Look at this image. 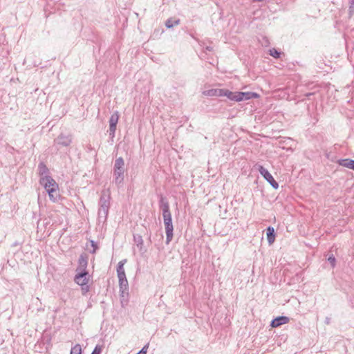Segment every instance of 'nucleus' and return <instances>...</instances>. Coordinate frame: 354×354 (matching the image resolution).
<instances>
[{
    "instance_id": "1",
    "label": "nucleus",
    "mask_w": 354,
    "mask_h": 354,
    "mask_svg": "<svg viewBox=\"0 0 354 354\" xmlns=\"http://www.w3.org/2000/svg\"><path fill=\"white\" fill-rule=\"evenodd\" d=\"M40 184L48 193L50 200L56 203L60 198L59 187L57 182L50 176L40 177Z\"/></svg>"
},
{
    "instance_id": "2",
    "label": "nucleus",
    "mask_w": 354,
    "mask_h": 354,
    "mask_svg": "<svg viewBox=\"0 0 354 354\" xmlns=\"http://www.w3.org/2000/svg\"><path fill=\"white\" fill-rule=\"evenodd\" d=\"M90 275L85 270H80L77 272L75 277V283L82 286V291L83 295H85L89 291V288L87 284L90 281Z\"/></svg>"
},
{
    "instance_id": "3",
    "label": "nucleus",
    "mask_w": 354,
    "mask_h": 354,
    "mask_svg": "<svg viewBox=\"0 0 354 354\" xmlns=\"http://www.w3.org/2000/svg\"><path fill=\"white\" fill-rule=\"evenodd\" d=\"M163 220L166 232V242L168 244L173 239V225L171 213L163 214Z\"/></svg>"
},
{
    "instance_id": "4",
    "label": "nucleus",
    "mask_w": 354,
    "mask_h": 354,
    "mask_svg": "<svg viewBox=\"0 0 354 354\" xmlns=\"http://www.w3.org/2000/svg\"><path fill=\"white\" fill-rule=\"evenodd\" d=\"M124 165V160L122 158H118L115 160L114 165V175L115 176V180H119L120 183L122 180Z\"/></svg>"
},
{
    "instance_id": "5",
    "label": "nucleus",
    "mask_w": 354,
    "mask_h": 354,
    "mask_svg": "<svg viewBox=\"0 0 354 354\" xmlns=\"http://www.w3.org/2000/svg\"><path fill=\"white\" fill-rule=\"evenodd\" d=\"M259 171L274 189H278V183L276 182L273 176L266 169H265L263 166L260 165L259 167Z\"/></svg>"
},
{
    "instance_id": "6",
    "label": "nucleus",
    "mask_w": 354,
    "mask_h": 354,
    "mask_svg": "<svg viewBox=\"0 0 354 354\" xmlns=\"http://www.w3.org/2000/svg\"><path fill=\"white\" fill-rule=\"evenodd\" d=\"M238 97L240 98L239 102L243 100H248L252 98H259L260 95L257 93L253 92H238Z\"/></svg>"
},
{
    "instance_id": "7",
    "label": "nucleus",
    "mask_w": 354,
    "mask_h": 354,
    "mask_svg": "<svg viewBox=\"0 0 354 354\" xmlns=\"http://www.w3.org/2000/svg\"><path fill=\"white\" fill-rule=\"evenodd\" d=\"M289 322V318L285 316L277 317L274 319L271 322V326L277 328L282 324H286Z\"/></svg>"
},
{
    "instance_id": "8",
    "label": "nucleus",
    "mask_w": 354,
    "mask_h": 354,
    "mask_svg": "<svg viewBox=\"0 0 354 354\" xmlns=\"http://www.w3.org/2000/svg\"><path fill=\"white\" fill-rule=\"evenodd\" d=\"M223 96L227 97L229 100L239 102L238 92H232L227 89H223Z\"/></svg>"
},
{
    "instance_id": "9",
    "label": "nucleus",
    "mask_w": 354,
    "mask_h": 354,
    "mask_svg": "<svg viewBox=\"0 0 354 354\" xmlns=\"http://www.w3.org/2000/svg\"><path fill=\"white\" fill-rule=\"evenodd\" d=\"M119 285L122 297H124L128 294L129 284L127 279L119 280Z\"/></svg>"
},
{
    "instance_id": "10",
    "label": "nucleus",
    "mask_w": 354,
    "mask_h": 354,
    "mask_svg": "<svg viewBox=\"0 0 354 354\" xmlns=\"http://www.w3.org/2000/svg\"><path fill=\"white\" fill-rule=\"evenodd\" d=\"M118 122V115L117 113L113 114L109 120L110 123V128L109 130L111 133L114 134L115 129H116V125Z\"/></svg>"
},
{
    "instance_id": "11",
    "label": "nucleus",
    "mask_w": 354,
    "mask_h": 354,
    "mask_svg": "<svg viewBox=\"0 0 354 354\" xmlns=\"http://www.w3.org/2000/svg\"><path fill=\"white\" fill-rule=\"evenodd\" d=\"M223 89L221 88H215L211 89L204 92V94L207 96H217L222 97L223 96Z\"/></svg>"
},
{
    "instance_id": "12",
    "label": "nucleus",
    "mask_w": 354,
    "mask_h": 354,
    "mask_svg": "<svg viewBox=\"0 0 354 354\" xmlns=\"http://www.w3.org/2000/svg\"><path fill=\"white\" fill-rule=\"evenodd\" d=\"M267 239L270 244H272L275 240L274 230L272 227H268L267 229Z\"/></svg>"
},
{
    "instance_id": "13",
    "label": "nucleus",
    "mask_w": 354,
    "mask_h": 354,
    "mask_svg": "<svg viewBox=\"0 0 354 354\" xmlns=\"http://www.w3.org/2000/svg\"><path fill=\"white\" fill-rule=\"evenodd\" d=\"M339 164L343 167L352 169L354 170V160L349 159L341 160L339 162Z\"/></svg>"
},
{
    "instance_id": "14",
    "label": "nucleus",
    "mask_w": 354,
    "mask_h": 354,
    "mask_svg": "<svg viewBox=\"0 0 354 354\" xmlns=\"http://www.w3.org/2000/svg\"><path fill=\"white\" fill-rule=\"evenodd\" d=\"M38 173L41 177L48 176V169L44 163H40L38 166Z\"/></svg>"
},
{
    "instance_id": "15",
    "label": "nucleus",
    "mask_w": 354,
    "mask_h": 354,
    "mask_svg": "<svg viewBox=\"0 0 354 354\" xmlns=\"http://www.w3.org/2000/svg\"><path fill=\"white\" fill-rule=\"evenodd\" d=\"M86 266H87L86 259L84 257H81L79 259V268L77 269V272H79L80 270H85Z\"/></svg>"
},
{
    "instance_id": "16",
    "label": "nucleus",
    "mask_w": 354,
    "mask_h": 354,
    "mask_svg": "<svg viewBox=\"0 0 354 354\" xmlns=\"http://www.w3.org/2000/svg\"><path fill=\"white\" fill-rule=\"evenodd\" d=\"M160 208H161V209L162 211V214H163L171 213L170 210H169V203L167 202L162 201V203L160 205Z\"/></svg>"
},
{
    "instance_id": "17",
    "label": "nucleus",
    "mask_w": 354,
    "mask_h": 354,
    "mask_svg": "<svg viewBox=\"0 0 354 354\" xmlns=\"http://www.w3.org/2000/svg\"><path fill=\"white\" fill-rule=\"evenodd\" d=\"M71 354H82V346H80V344H75L71 348Z\"/></svg>"
},
{
    "instance_id": "18",
    "label": "nucleus",
    "mask_w": 354,
    "mask_h": 354,
    "mask_svg": "<svg viewBox=\"0 0 354 354\" xmlns=\"http://www.w3.org/2000/svg\"><path fill=\"white\" fill-rule=\"evenodd\" d=\"M126 262H127V260H123V261H120L118 263V268H117L118 274L124 272V265L125 264Z\"/></svg>"
},
{
    "instance_id": "19",
    "label": "nucleus",
    "mask_w": 354,
    "mask_h": 354,
    "mask_svg": "<svg viewBox=\"0 0 354 354\" xmlns=\"http://www.w3.org/2000/svg\"><path fill=\"white\" fill-rule=\"evenodd\" d=\"M269 52V54L274 58H279L280 57V53L278 52L275 48L270 49Z\"/></svg>"
},
{
    "instance_id": "20",
    "label": "nucleus",
    "mask_w": 354,
    "mask_h": 354,
    "mask_svg": "<svg viewBox=\"0 0 354 354\" xmlns=\"http://www.w3.org/2000/svg\"><path fill=\"white\" fill-rule=\"evenodd\" d=\"M178 23H179V21H178V20L175 21H174V22H173L171 19H169V20H167V22H166V26H167V28H171V27H173L174 25H177V24H178Z\"/></svg>"
},
{
    "instance_id": "21",
    "label": "nucleus",
    "mask_w": 354,
    "mask_h": 354,
    "mask_svg": "<svg viewBox=\"0 0 354 354\" xmlns=\"http://www.w3.org/2000/svg\"><path fill=\"white\" fill-rule=\"evenodd\" d=\"M102 352V347L96 346L91 354H100Z\"/></svg>"
},
{
    "instance_id": "22",
    "label": "nucleus",
    "mask_w": 354,
    "mask_h": 354,
    "mask_svg": "<svg viewBox=\"0 0 354 354\" xmlns=\"http://www.w3.org/2000/svg\"><path fill=\"white\" fill-rule=\"evenodd\" d=\"M328 260L330 263L332 267L335 266V258L333 256L330 257Z\"/></svg>"
},
{
    "instance_id": "23",
    "label": "nucleus",
    "mask_w": 354,
    "mask_h": 354,
    "mask_svg": "<svg viewBox=\"0 0 354 354\" xmlns=\"http://www.w3.org/2000/svg\"><path fill=\"white\" fill-rule=\"evenodd\" d=\"M118 277L119 280H121L122 279H127L125 272L122 273H118Z\"/></svg>"
},
{
    "instance_id": "24",
    "label": "nucleus",
    "mask_w": 354,
    "mask_h": 354,
    "mask_svg": "<svg viewBox=\"0 0 354 354\" xmlns=\"http://www.w3.org/2000/svg\"><path fill=\"white\" fill-rule=\"evenodd\" d=\"M91 245H92V246L93 248V252H95L96 249H97V246H96L95 243L93 241H91Z\"/></svg>"
},
{
    "instance_id": "25",
    "label": "nucleus",
    "mask_w": 354,
    "mask_h": 354,
    "mask_svg": "<svg viewBox=\"0 0 354 354\" xmlns=\"http://www.w3.org/2000/svg\"><path fill=\"white\" fill-rule=\"evenodd\" d=\"M147 346H145L140 352H142L143 354H146L147 353Z\"/></svg>"
},
{
    "instance_id": "26",
    "label": "nucleus",
    "mask_w": 354,
    "mask_h": 354,
    "mask_svg": "<svg viewBox=\"0 0 354 354\" xmlns=\"http://www.w3.org/2000/svg\"><path fill=\"white\" fill-rule=\"evenodd\" d=\"M137 354H143V353H142V352H139V353H137Z\"/></svg>"
}]
</instances>
